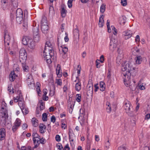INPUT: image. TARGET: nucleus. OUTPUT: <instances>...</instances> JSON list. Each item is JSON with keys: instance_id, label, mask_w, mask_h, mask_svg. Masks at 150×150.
Wrapping results in <instances>:
<instances>
[{"instance_id": "nucleus-15", "label": "nucleus", "mask_w": 150, "mask_h": 150, "mask_svg": "<svg viewBox=\"0 0 150 150\" xmlns=\"http://www.w3.org/2000/svg\"><path fill=\"white\" fill-rule=\"evenodd\" d=\"M132 33L130 30H126L123 33V36L125 39L130 38L132 35Z\"/></svg>"}, {"instance_id": "nucleus-53", "label": "nucleus", "mask_w": 150, "mask_h": 150, "mask_svg": "<svg viewBox=\"0 0 150 150\" xmlns=\"http://www.w3.org/2000/svg\"><path fill=\"white\" fill-rule=\"evenodd\" d=\"M73 0H68L67 2V4L68 7L70 8H71L72 6V3Z\"/></svg>"}, {"instance_id": "nucleus-25", "label": "nucleus", "mask_w": 150, "mask_h": 150, "mask_svg": "<svg viewBox=\"0 0 150 150\" xmlns=\"http://www.w3.org/2000/svg\"><path fill=\"white\" fill-rule=\"evenodd\" d=\"M61 16L62 17H65L66 15L67 11L63 6H61Z\"/></svg>"}, {"instance_id": "nucleus-6", "label": "nucleus", "mask_w": 150, "mask_h": 150, "mask_svg": "<svg viewBox=\"0 0 150 150\" xmlns=\"http://www.w3.org/2000/svg\"><path fill=\"white\" fill-rule=\"evenodd\" d=\"M33 38L35 42H38L40 40L38 26L34 27L33 28Z\"/></svg>"}, {"instance_id": "nucleus-8", "label": "nucleus", "mask_w": 150, "mask_h": 150, "mask_svg": "<svg viewBox=\"0 0 150 150\" xmlns=\"http://www.w3.org/2000/svg\"><path fill=\"white\" fill-rule=\"evenodd\" d=\"M19 60L20 62H25L27 59V54L24 48L21 49L19 52Z\"/></svg>"}, {"instance_id": "nucleus-49", "label": "nucleus", "mask_w": 150, "mask_h": 150, "mask_svg": "<svg viewBox=\"0 0 150 150\" xmlns=\"http://www.w3.org/2000/svg\"><path fill=\"white\" fill-rule=\"evenodd\" d=\"M36 85L37 86V87L36 88V91L38 93H39V92L40 91V84L39 82H37L36 83Z\"/></svg>"}, {"instance_id": "nucleus-61", "label": "nucleus", "mask_w": 150, "mask_h": 150, "mask_svg": "<svg viewBox=\"0 0 150 150\" xmlns=\"http://www.w3.org/2000/svg\"><path fill=\"white\" fill-rule=\"evenodd\" d=\"M55 139L56 141L58 142L60 141L61 140L60 136L59 135H57L55 137Z\"/></svg>"}, {"instance_id": "nucleus-23", "label": "nucleus", "mask_w": 150, "mask_h": 150, "mask_svg": "<svg viewBox=\"0 0 150 150\" xmlns=\"http://www.w3.org/2000/svg\"><path fill=\"white\" fill-rule=\"evenodd\" d=\"M79 29L78 28L76 27V28H75L73 31V35L74 38L76 39H79Z\"/></svg>"}, {"instance_id": "nucleus-13", "label": "nucleus", "mask_w": 150, "mask_h": 150, "mask_svg": "<svg viewBox=\"0 0 150 150\" xmlns=\"http://www.w3.org/2000/svg\"><path fill=\"white\" fill-rule=\"evenodd\" d=\"M53 43H51L49 41H47L45 44V52L48 53L49 50L52 51L53 50Z\"/></svg>"}, {"instance_id": "nucleus-14", "label": "nucleus", "mask_w": 150, "mask_h": 150, "mask_svg": "<svg viewBox=\"0 0 150 150\" xmlns=\"http://www.w3.org/2000/svg\"><path fill=\"white\" fill-rule=\"evenodd\" d=\"M87 93L90 95L92 94L93 92V85L91 81H89L87 86Z\"/></svg>"}, {"instance_id": "nucleus-24", "label": "nucleus", "mask_w": 150, "mask_h": 150, "mask_svg": "<svg viewBox=\"0 0 150 150\" xmlns=\"http://www.w3.org/2000/svg\"><path fill=\"white\" fill-rule=\"evenodd\" d=\"M40 132L41 133H44L45 131L46 127L43 124H40L39 125Z\"/></svg>"}, {"instance_id": "nucleus-5", "label": "nucleus", "mask_w": 150, "mask_h": 150, "mask_svg": "<svg viewBox=\"0 0 150 150\" xmlns=\"http://www.w3.org/2000/svg\"><path fill=\"white\" fill-rule=\"evenodd\" d=\"M118 44L119 42L117 40L112 38L109 44L110 50L112 52H113L116 48H118Z\"/></svg>"}, {"instance_id": "nucleus-33", "label": "nucleus", "mask_w": 150, "mask_h": 150, "mask_svg": "<svg viewBox=\"0 0 150 150\" xmlns=\"http://www.w3.org/2000/svg\"><path fill=\"white\" fill-rule=\"evenodd\" d=\"M100 90L101 91H103L105 89V84L104 82L101 81L100 83Z\"/></svg>"}, {"instance_id": "nucleus-51", "label": "nucleus", "mask_w": 150, "mask_h": 150, "mask_svg": "<svg viewBox=\"0 0 150 150\" xmlns=\"http://www.w3.org/2000/svg\"><path fill=\"white\" fill-rule=\"evenodd\" d=\"M81 69V65H78L77 66V73L78 74V76L80 75Z\"/></svg>"}, {"instance_id": "nucleus-2", "label": "nucleus", "mask_w": 150, "mask_h": 150, "mask_svg": "<svg viewBox=\"0 0 150 150\" xmlns=\"http://www.w3.org/2000/svg\"><path fill=\"white\" fill-rule=\"evenodd\" d=\"M0 119L1 121H3L4 125L6 126V124L10 126L11 125L8 123H7L8 117V110L6 104L4 101H3L0 105Z\"/></svg>"}, {"instance_id": "nucleus-18", "label": "nucleus", "mask_w": 150, "mask_h": 150, "mask_svg": "<svg viewBox=\"0 0 150 150\" xmlns=\"http://www.w3.org/2000/svg\"><path fill=\"white\" fill-rule=\"evenodd\" d=\"M30 40H32L27 36H24L22 39V43L24 45H28L30 42Z\"/></svg>"}, {"instance_id": "nucleus-50", "label": "nucleus", "mask_w": 150, "mask_h": 150, "mask_svg": "<svg viewBox=\"0 0 150 150\" xmlns=\"http://www.w3.org/2000/svg\"><path fill=\"white\" fill-rule=\"evenodd\" d=\"M23 114L26 115L28 113V109L23 108V109H21Z\"/></svg>"}, {"instance_id": "nucleus-59", "label": "nucleus", "mask_w": 150, "mask_h": 150, "mask_svg": "<svg viewBox=\"0 0 150 150\" xmlns=\"http://www.w3.org/2000/svg\"><path fill=\"white\" fill-rule=\"evenodd\" d=\"M130 82V81H124V83L126 87H128L129 86L130 88H131L130 86L129 85Z\"/></svg>"}, {"instance_id": "nucleus-41", "label": "nucleus", "mask_w": 150, "mask_h": 150, "mask_svg": "<svg viewBox=\"0 0 150 150\" xmlns=\"http://www.w3.org/2000/svg\"><path fill=\"white\" fill-rule=\"evenodd\" d=\"M47 115L45 113L43 114L42 116V119L43 121H47Z\"/></svg>"}, {"instance_id": "nucleus-3", "label": "nucleus", "mask_w": 150, "mask_h": 150, "mask_svg": "<svg viewBox=\"0 0 150 150\" xmlns=\"http://www.w3.org/2000/svg\"><path fill=\"white\" fill-rule=\"evenodd\" d=\"M45 50L44 51L43 56L44 60L46 61L48 64H50L52 62V59L54 58V52L53 50L52 51L49 50L47 53H45Z\"/></svg>"}, {"instance_id": "nucleus-36", "label": "nucleus", "mask_w": 150, "mask_h": 150, "mask_svg": "<svg viewBox=\"0 0 150 150\" xmlns=\"http://www.w3.org/2000/svg\"><path fill=\"white\" fill-rule=\"evenodd\" d=\"M120 24L122 25H124L126 21V18L124 16H122L120 18Z\"/></svg>"}, {"instance_id": "nucleus-1", "label": "nucleus", "mask_w": 150, "mask_h": 150, "mask_svg": "<svg viewBox=\"0 0 150 150\" xmlns=\"http://www.w3.org/2000/svg\"><path fill=\"white\" fill-rule=\"evenodd\" d=\"M135 69L134 67H132V64L130 62H126L122 64L121 69L123 71H126V72L123 73L124 76V81H130L131 73Z\"/></svg>"}, {"instance_id": "nucleus-20", "label": "nucleus", "mask_w": 150, "mask_h": 150, "mask_svg": "<svg viewBox=\"0 0 150 150\" xmlns=\"http://www.w3.org/2000/svg\"><path fill=\"white\" fill-rule=\"evenodd\" d=\"M35 41L32 40H30V42L28 45V47L30 49L33 50L35 48Z\"/></svg>"}, {"instance_id": "nucleus-7", "label": "nucleus", "mask_w": 150, "mask_h": 150, "mask_svg": "<svg viewBox=\"0 0 150 150\" xmlns=\"http://www.w3.org/2000/svg\"><path fill=\"white\" fill-rule=\"evenodd\" d=\"M26 81L28 85L30 88L33 89L35 88V84L34 80L31 75L28 74L26 76Z\"/></svg>"}, {"instance_id": "nucleus-58", "label": "nucleus", "mask_w": 150, "mask_h": 150, "mask_svg": "<svg viewBox=\"0 0 150 150\" xmlns=\"http://www.w3.org/2000/svg\"><path fill=\"white\" fill-rule=\"evenodd\" d=\"M121 3L123 6H125L127 5V2L126 0H121Z\"/></svg>"}, {"instance_id": "nucleus-43", "label": "nucleus", "mask_w": 150, "mask_h": 150, "mask_svg": "<svg viewBox=\"0 0 150 150\" xmlns=\"http://www.w3.org/2000/svg\"><path fill=\"white\" fill-rule=\"evenodd\" d=\"M106 105H108V107L106 108L107 112H108L110 113L111 111V108L109 106V103H107Z\"/></svg>"}, {"instance_id": "nucleus-21", "label": "nucleus", "mask_w": 150, "mask_h": 150, "mask_svg": "<svg viewBox=\"0 0 150 150\" xmlns=\"http://www.w3.org/2000/svg\"><path fill=\"white\" fill-rule=\"evenodd\" d=\"M135 63L136 64H140L142 62V58L140 55H137L135 58Z\"/></svg>"}, {"instance_id": "nucleus-32", "label": "nucleus", "mask_w": 150, "mask_h": 150, "mask_svg": "<svg viewBox=\"0 0 150 150\" xmlns=\"http://www.w3.org/2000/svg\"><path fill=\"white\" fill-rule=\"evenodd\" d=\"M40 105L38 106V108H40V111L43 110L45 108V103L43 102V101L41 100L40 101Z\"/></svg>"}, {"instance_id": "nucleus-31", "label": "nucleus", "mask_w": 150, "mask_h": 150, "mask_svg": "<svg viewBox=\"0 0 150 150\" xmlns=\"http://www.w3.org/2000/svg\"><path fill=\"white\" fill-rule=\"evenodd\" d=\"M18 105L21 110L23 109V108H25V103L23 101H22V100H20V101L18 102Z\"/></svg>"}, {"instance_id": "nucleus-19", "label": "nucleus", "mask_w": 150, "mask_h": 150, "mask_svg": "<svg viewBox=\"0 0 150 150\" xmlns=\"http://www.w3.org/2000/svg\"><path fill=\"white\" fill-rule=\"evenodd\" d=\"M17 75L15 74L14 71H12L9 75V80L11 82L13 81Z\"/></svg>"}, {"instance_id": "nucleus-42", "label": "nucleus", "mask_w": 150, "mask_h": 150, "mask_svg": "<svg viewBox=\"0 0 150 150\" xmlns=\"http://www.w3.org/2000/svg\"><path fill=\"white\" fill-rule=\"evenodd\" d=\"M111 28L112 29V32L113 34L115 35H116L117 33V30L113 26H111Z\"/></svg>"}, {"instance_id": "nucleus-10", "label": "nucleus", "mask_w": 150, "mask_h": 150, "mask_svg": "<svg viewBox=\"0 0 150 150\" xmlns=\"http://www.w3.org/2000/svg\"><path fill=\"white\" fill-rule=\"evenodd\" d=\"M130 102L129 101L125 102L124 108L125 110V112L129 115L131 116L132 114V111L131 110L132 107L130 106Z\"/></svg>"}, {"instance_id": "nucleus-26", "label": "nucleus", "mask_w": 150, "mask_h": 150, "mask_svg": "<svg viewBox=\"0 0 150 150\" xmlns=\"http://www.w3.org/2000/svg\"><path fill=\"white\" fill-rule=\"evenodd\" d=\"M131 51L132 54L134 55H136L137 54H138L139 52V50L136 47H134L132 48Z\"/></svg>"}, {"instance_id": "nucleus-28", "label": "nucleus", "mask_w": 150, "mask_h": 150, "mask_svg": "<svg viewBox=\"0 0 150 150\" xmlns=\"http://www.w3.org/2000/svg\"><path fill=\"white\" fill-rule=\"evenodd\" d=\"M33 141L34 145V148H36L38 147L40 144V139H33Z\"/></svg>"}, {"instance_id": "nucleus-57", "label": "nucleus", "mask_w": 150, "mask_h": 150, "mask_svg": "<svg viewBox=\"0 0 150 150\" xmlns=\"http://www.w3.org/2000/svg\"><path fill=\"white\" fill-rule=\"evenodd\" d=\"M117 150H127L126 147L123 145H122L118 148Z\"/></svg>"}, {"instance_id": "nucleus-56", "label": "nucleus", "mask_w": 150, "mask_h": 150, "mask_svg": "<svg viewBox=\"0 0 150 150\" xmlns=\"http://www.w3.org/2000/svg\"><path fill=\"white\" fill-rule=\"evenodd\" d=\"M46 140L44 138H42L41 139L40 138V143L42 144H44L46 142Z\"/></svg>"}, {"instance_id": "nucleus-17", "label": "nucleus", "mask_w": 150, "mask_h": 150, "mask_svg": "<svg viewBox=\"0 0 150 150\" xmlns=\"http://www.w3.org/2000/svg\"><path fill=\"white\" fill-rule=\"evenodd\" d=\"M6 136V132L5 129L1 128L0 129V140H3Z\"/></svg>"}, {"instance_id": "nucleus-22", "label": "nucleus", "mask_w": 150, "mask_h": 150, "mask_svg": "<svg viewBox=\"0 0 150 150\" xmlns=\"http://www.w3.org/2000/svg\"><path fill=\"white\" fill-rule=\"evenodd\" d=\"M104 17V16L103 15H102L100 16V17L98 25L100 27H102L103 26L104 23V20L103 18Z\"/></svg>"}, {"instance_id": "nucleus-34", "label": "nucleus", "mask_w": 150, "mask_h": 150, "mask_svg": "<svg viewBox=\"0 0 150 150\" xmlns=\"http://www.w3.org/2000/svg\"><path fill=\"white\" fill-rule=\"evenodd\" d=\"M22 64V67L23 70L25 71H27L28 70V67L26 65L25 63V62H21Z\"/></svg>"}, {"instance_id": "nucleus-48", "label": "nucleus", "mask_w": 150, "mask_h": 150, "mask_svg": "<svg viewBox=\"0 0 150 150\" xmlns=\"http://www.w3.org/2000/svg\"><path fill=\"white\" fill-rule=\"evenodd\" d=\"M57 147L58 150H63V147L60 143H58L57 145Z\"/></svg>"}, {"instance_id": "nucleus-12", "label": "nucleus", "mask_w": 150, "mask_h": 150, "mask_svg": "<svg viewBox=\"0 0 150 150\" xmlns=\"http://www.w3.org/2000/svg\"><path fill=\"white\" fill-rule=\"evenodd\" d=\"M21 122V120L17 118L16 119L12 128V129L13 132L15 131L20 126Z\"/></svg>"}, {"instance_id": "nucleus-47", "label": "nucleus", "mask_w": 150, "mask_h": 150, "mask_svg": "<svg viewBox=\"0 0 150 150\" xmlns=\"http://www.w3.org/2000/svg\"><path fill=\"white\" fill-rule=\"evenodd\" d=\"M18 85H16L15 86V89L14 90V92H17V93H18L19 94H21V91L18 90Z\"/></svg>"}, {"instance_id": "nucleus-55", "label": "nucleus", "mask_w": 150, "mask_h": 150, "mask_svg": "<svg viewBox=\"0 0 150 150\" xmlns=\"http://www.w3.org/2000/svg\"><path fill=\"white\" fill-rule=\"evenodd\" d=\"M99 60L97 59L96 61V66L97 68H99L100 67V63L99 62Z\"/></svg>"}, {"instance_id": "nucleus-64", "label": "nucleus", "mask_w": 150, "mask_h": 150, "mask_svg": "<svg viewBox=\"0 0 150 150\" xmlns=\"http://www.w3.org/2000/svg\"><path fill=\"white\" fill-rule=\"evenodd\" d=\"M135 40L136 42H138L140 41L139 36V35H137L135 38Z\"/></svg>"}, {"instance_id": "nucleus-9", "label": "nucleus", "mask_w": 150, "mask_h": 150, "mask_svg": "<svg viewBox=\"0 0 150 150\" xmlns=\"http://www.w3.org/2000/svg\"><path fill=\"white\" fill-rule=\"evenodd\" d=\"M23 29L25 31L27 30L28 27V11L25 10L24 11V16L23 18Z\"/></svg>"}, {"instance_id": "nucleus-37", "label": "nucleus", "mask_w": 150, "mask_h": 150, "mask_svg": "<svg viewBox=\"0 0 150 150\" xmlns=\"http://www.w3.org/2000/svg\"><path fill=\"white\" fill-rule=\"evenodd\" d=\"M61 50L63 52L64 54H65L68 51L67 47L64 46V45L61 46Z\"/></svg>"}, {"instance_id": "nucleus-46", "label": "nucleus", "mask_w": 150, "mask_h": 150, "mask_svg": "<svg viewBox=\"0 0 150 150\" xmlns=\"http://www.w3.org/2000/svg\"><path fill=\"white\" fill-rule=\"evenodd\" d=\"M49 13L52 15L54 13L53 7L52 6H50V7Z\"/></svg>"}, {"instance_id": "nucleus-4", "label": "nucleus", "mask_w": 150, "mask_h": 150, "mask_svg": "<svg viewBox=\"0 0 150 150\" xmlns=\"http://www.w3.org/2000/svg\"><path fill=\"white\" fill-rule=\"evenodd\" d=\"M41 29L42 33L45 34L48 32L49 29L48 24L46 18L45 17H42L41 21Z\"/></svg>"}, {"instance_id": "nucleus-60", "label": "nucleus", "mask_w": 150, "mask_h": 150, "mask_svg": "<svg viewBox=\"0 0 150 150\" xmlns=\"http://www.w3.org/2000/svg\"><path fill=\"white\" fill-rule=\"evenodd\" d=\"M104 60V56L103 55H101L100 57V60H99V62H100L101 63H103Z\"/></svg>"}, {"instance_id": "nucleus-63", "label": "nucleus", "mask_w": 150, "mask_h": 150, "mask_svg": "<svg viewBox=\"0 0 150 150\" xmlns=\"http://www.w3.org/2000/svg\"><path fill=\"white\" fill-rule=\"evenodd\" d=\"M56 120L55 117L54 116H52L51 118V121L53 123H54Z\"/></svg>"}, {"instance_id": "nucleus-52", "label": "nucleus", "mask_w": 150, "mask_h": 150, "mask_svg": "<svg viewBox=\"0 0 150 150\" xmlns=\"http://www.w3.org/2000/svg\"><path fill=\"white\" fill-rule=\"evenodd\" d=\"M121 61V56H118L116 62L117 64H120Z\"/></svg>"}, {"instance_id": "nucleus-45", "label": "nucleus", "mask_w": 150, "mask_h": 150, "mask_svg": "<svg viewBox=\"0 0 150 150\" xmlns=\"http://www.w3.org/2000/svg\"><path fill=\"white\" fill-rule=\"evenodd\" d=\"M41 111L40 108H38V107H37L36 111V114L37 117L40 116V114H41Z\"/></svg>"}, {"instance_id": "nucleus-38", "label": "nucleus", "mask_w": 150, "mask_h": 150, "mask_svg": "<svg viewBox=\"0 0 150 150\" xmlns=\"http://www.w3.org/2000/svg\"><path fill=\"white\" fill-rule=\"evenodd\" d=\"M23 16H16V21L18 23L20 24L23 19Z\"/></svg>"}, {"instance_id": "nucleus-11", "label": "nucleus", "mask_w": 150, "mask_h": 150, "mask_svg": "<svg viewBox=\"0 0 150 150\" xmlns=\"http://www.w3.org/2000/svg\"><path fill=\"white\" fill-rule=\"evenodd\" d=\"M10 38L9 35L5 33L4 37V41L5 48L9 50L8 45L10 43Z\"/></svg>"}, {"instance_id": "nucleus-16", "label": "nucleus", "mask_w": 150, "mask_h": 150, "mask_svg": "<svg viewBox=\"0 0 150 150\" xmlns=\"http://www.w3.org/2000/svg\"><path fill=\"white\" fill-rule=\"evenodd\" d=\"M76 78L78 79V82L76 84L75 89L76 91H79L81 89V80L79 79L78 76H77Z\"/></svg>"}, {"instance_id": "nucleus-29", "label": "nucleus", "mask_w": 150, "mask_h": 150, "mask_svg": "<svg viewBox=\"0 0 150 150\" xmlns=\"http://www.w3.org/2000/svg\"><path fill=\"white\" fill-rule=\"evenodd\" d=\"M19 96H18L16 97L13 98V100L14 102L15 103L19 102L20 100H22V97L21 94H19Z\"/></svg>"}, {"instance_id": "nucleus-54", "label": "nucleus", "mask_w": 150, "mask_h": 150, "mask_svg": "<svg viewBox=\"0 0 150 150\" xmlns=\"http://www.w3.org/2000/svg\"><path fill=\"white\" fill-rule=\"evenodd\" d=\"M56 83L58 85L61 86L62 85V80L60 79H57Z\"/></svg>"}, {"instance_id": "nucleus-40", "label": "nucleus", "mask_w": 150, "mask_h": 150, "mask_svg": "<svg viewBox=\"0 0 150 150\" xmlns=\"http://www.w3.org/2000/svg\"><path fill=\"white\" fill-rule=\"evenodd\" d=\"M32 136L33 137V140L40 139V138L39 135L37 133L35 132H33V133Z\"/></svg>"}, {"instance_id": "nucleus-44", "label": "nucleus", "mask_w": 150, "mask_h": 150, "mask_svg": "<svg viewBox=\"0 0 150 150\" xmlns=\"http://www.w3.org/2000/svg\"><path fill=\"white\" fill-rule=\"evenodd\" d=\"M76 101L79 102L81 101V95L80 94H77L76 96Z\"/></svg>"}, {"instance_id": "nucleus-62", "label": "nucleus", "mask_w": 150, "mask_h": 150, "mask_svg": "<svg viewBox=\"0 0 150 150\" xmlns=\"http://www.w3.org/2000/svg\"><path fill=\"white\" fill-rule=\"evenodd\" d=\"M117 52L121 56L122 54V50L120 49V48H118L117 50Z\"/></svg>"}, {"instance_id": "nucleus-30", "label": "nucleus", "mask_w": 150, "mask_h": 150, "mask_svg": "<svg viewBox=\"0 0 150 150\" xmlns=\"http://www.w3.org/2000/svg\"><path fill=\"white\" fill-rule=\"evenodd\" d=\"M31 122L32 125L35 127H37L38 125V120L35 118H33L31 120Z\"/></svg>"}, {"instance_id": "nucleus-35", "label": "nucleus", "mask_w": 150, "mask_h": 150, "mask_svg": "<svg viewBox=\"0 0 150 150\" xmlns=\"http://www.w3.org/2000/svg\"><path fill=\"white\" fill-rule=\"evenodd\" d=\"M8 90L9 93H13L14 92V89L12 87L11 84H10L8 85Z\"/></svg>"}, {"instance_id": "nucleus-39", "label": "nucleus", "mask_w": 150, "mask_h": 150, "mask_svg": "<svg viewBox=\"0 0 150 150\" xmlns=\"http://www.w3.org/2000/svg\"><path fill=\"white\" fill-rule=\"evenodd\" d=\"M105 9V4H102L100 7V11L102 13H103Z\"/></svg>"}, {"instance_id": "nucleus-27", "label": "nucleus", "mask_w": 150, "mask_h": 150, "mask_svg": "<svg viewBox=\"0 0 150 150\" xmlns=\"http://www.w3.org/2000/svg\"><path fill=\"white\" fill-rule=\"evenodd\" d=\"M16 16H23V12L21 9L20 8H18L16 11Z\"/></svg>"}]
</instances>
